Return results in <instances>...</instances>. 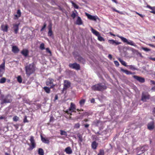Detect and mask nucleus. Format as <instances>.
Here are the masks:
<instances>
[{"label":"nucleus","mask_w":155,"mask_h":155,"mask_svg":"<svg viewBox=\"0 0 155 155\" xmlns=\"http://www.w3.org/2000/svg\"><path fill=\"white\" fill-rule=\"evenodd\" d=\"M91 31L96 36L99 35L100 34L97 31L93 29L92 28H91Z\"/></svg>","instance_id":"393cba45"},{"label":"nucleus","mask_w":155,"mask_h":155,"mask_svg":"<svg viewBox=\"0 0 155 155\" xmlns=\"http://www.w3.org/2000/svg\"><path fill=\"white\" fill-rule=\"evenodd\" d=\"M5 70V61L0 65V77L2 76Z\"/></svg>","instance_id":"1a4fd4ad"},{"label":"nucleus","mask_w":155,"mask_h":155,"mask_svg":"<svg viewBox=\"0 0 155 155\" xmlns=\"http://www.w3.org/2000/svg\"><path fill=\"white\" fill-rule=\"evenodd\" d=\"M108 57L109 59H111V58H112V56L111 54H109L108 55Z\"/></svg>","instance_id":"bf43d9fd"},{"label":"nucleus","mask_w":155,"mask_h":155,"mask_svg":"<svg viewBox=\"0 0 155 155\" xmlns=\"http://www.w3.org/2000/svg\"><path fill=\"white\" fill-rule=\"evenodd\" d=\"M65 151L67 154H71L72 153V151L70 147H68L65 150Z\"/></svg>","instance_id":"6ab92c4d"},{"label":"nucleus","mask_w":155,"mask_h":155,"mask_svg":"<svg viewBox=\"0 0 155 155\" xmlns=\"http://www.w3.org/2000/svg\"><path fill=\"white\" fill-rule=\"evenodd\" d=\"M148 45L151 47H154L155 48V46L153 45V44H148Z\"/></svg>","instance_id":"6e6d98bb"},{"label":"nucleus","mask_w":155,"mask_h":155,"mask_svg":"<svg viewBox=\"0 0 155 155\" xmlns=\"http://www.w3.org/2000/svg\"><path fill=\"white\" fill-rule=\"evenodd\" d=\"M54 80L51 78L48 79L46 82V84L48 86H51L53 84L54 82Z\"/></svg>","instance_id":"ddd939ff"},{"label":"nucleus","mask_w":155,"mask_h":155,"mask_svg":"<svg viewBox=\"0 0 155 155\" xmlns=\"http://www.w3.org/2000/svg\"><path fill=\"white\" fill-rule=\"evenodd\" d=\"M41 140L43 143L47 144H48L49 143V141L48 139L43 137L42 136H41Z\"/></svg>","instance_id":"b1692460"},{"label":"nucleus","mask_w":155,"mask_h":155,"mask_svg":"<svg viewBox=\"0 0 155 155\" xmlns=\"http://www.w3.org/2000/svg\"><path fill=\"white\" fill-rule=\"evenodd\" d=\"M45 91L47 93H49L50 92V88L48 87H44Z\"/></svg>","instance_id":"a878e982"},{"label":"nucleus","mask_w":155,"mask_h":155,"mask_svg":"<svg viewBox=\"0 0 155 155\" xmlns=\"http://www.w3.org/2000/svg\"><path fill=\"white\" fill-rule=\"evenodd\" d=\"M30 140L31 144V148L32 149H33L35 147V143L34 137L33 136H31L30 139Z\"/></svg>","instance_id":"f8f14e48"},{"label":"nucleus","mask_w":155,"mask_h":155,"mask_svg":"<svg viewBox=\"0 0 155 155\" xmlns=\"http://www.w3.org/2000/svg\"><path fill=\"white\" fill-rule=\"evenodd\" d=\"M24 123L27 122H28L27 119V117L26 116L25 117V118L24 120Z\"/></svg>","instance_id":"603ef678"},{"label":"nucleus","mask_w":155,"mask_h":155,"mask_svg":"<svg viewBox=\"0 0 155 155\" xmlns=\"http://www.w3.org/2000/svg\"><path fill=\"white\" fill-rule=\"evenodd\" d=\"M53 119H54V118L53 117H50V121L51 122L52 121H53Z\"/></svg>","instance_id":"69168bd1"},{"label":"nucleus","mask_w":155,"mask_h":155,"mask_svg":"<svg viewBox=\"0 0 155 155\" xmlns=\"http://www.w3.org/2000/svg\"><path fill=\"white\" fill-rule=\"evenodd\" d=\"M149 98V95L148 93L146 92H143L142 93L141 98L142 101H146Z\"/></svg>","instance_id":"6e6552de"},{"label":"nucleus","mask_w":155,"mask_h":155,"mask_svg":"<svg viewBox=\"0 0 155 155\" xmlns=\"http://www.w3.org/2000/svg\"><path fill=\"white\" fill-rule=\"evenodd\" d=\"M46 24H45L43 26L42 28L41 29V31H42L46 27Z\"/></svg>","instance_id":"09e8293b"},{"label":"nucleus","mask_w":155,"mask_h":155,"mask_svg":"<svg viewBox=\"0 0 155 155\" xmlns=\"http://www.w3.org/2000/svg\"><path fill=\"white\" fill-rule=\"evenodd\" d=\"M17 14L18 15V17H20V16L21 15V12L20 10H18Z\"/></svg>","instance_id":"c03bdc74"},{"label":"nucleus","mask_w":155,"mask_h":155,"mask_svg":"<svg viewBox=\"0 0 155 155\" xmlns=\"http://www.w3.org/2000/svg\"><path fill=\"white\" fill-rule=\"evenodd\" d=\"M76 15H77L74 12H73L72 13L71 15V16L74 19Z\"/></svg>","instance_id":"ea45409f"},{"label":"nucleus","mask_w":155,"mask_h":155,"mask_svg":"<svg viewBox=\"0 0 155 155\" xmlns=\"http://www.w3.org/2000/svg\"><path fill=\"white\" fill-rule=\"evenodd\" d=\"M79 60L82 62H83V63H84L85 62V60L84 59L82 58L81 57H80L79 58Z\"/></svg>","instance_id":"a18cd8bd"},{"label":"nucleus","mask_w":155,"mask_h":155,"mask_svg":"<svg viewBox=\"0 0 155 155\" xmlns=\"http://www.w3.org/2000/svg\"><path fill=\"white\" fill-rule=\"evenodd\" d=\"M117 36L120 38L121 40L124 42L130 45L131 46H133L134 47L137 46V45L133 41L130 40H128L127 38L124 37L120 36L119 35H117Z\"/></svg>","instance_id":"7ed1b4c3"},{"label":"nucleus","mask_w":155,"mask_h":155,"mask_svg":"<svg viewBox=\"0 0 155 155\" xmlns=\"http://www.w3.org/2000/svg\"><path fill=\"white\" fill-rule=\"evenodd\" d=\"M104 152L103 150H100L99 153L97 155H104Z\"/></svg>","instance_id":"c9c22d12"},{"label":"nucleus","mask_w":155,"mask_h":155,"mask_svg":"<svg viewBox=\"0 0 155 155\" xmlns=\"http://www.w3.org/2000/svg\"><path fill=\"white\" fill-rule=\"evenodd\" d=\"M149 58L150 59L152 60L153 61H155V58H152V57H150Z\"/></svg>","instance_id":"052dcab7"},{"label":"nucleus","mask_w":155,"mask_h":155,"mask_svg":"<svg viewBox=\"0 0 155 155\" xmlns=\"http://www.w3.org/2000/svg\"><path fill=\"white\" fill-rule=\"evenodd\" d=\"M12 51L13 52L15 53H17L19 51L18 48L16 46H13L12 47Z\"/></svg>","instance_id":"a211bd4d"},{"label":"nucleus","mask_w":155,"mask_h":155,"mask_svg":"<svg viewBox=\"0 0 155 155\" xmlns=\"http://www.w3.org/2000/svg\"><path fill=\"white\" fill-rule=\"evenodd\" d=\"M76 110V107L75 104L72 102L71 103L70 106L69 107L68 110H66V112L68 114H70L71 115V113L72 112H75V110Z\"/></svg>","instance_id":"39448f33"},{"label":"nucleus","mask_w":155,"mask_h":155,"mask_svg":"<svg viewBox=\"0 0 155 155\" xmlns=\"http://www.w3.org/2000/svg\"><path fill=\"white\" fill-rule=\"evenodd\" d=\"M21 53L25 56L26 57L28 55V51L27 49H24L21 51Z\"/></svg>","instance_id":"aec40b11"},{"label":"nucleus","mask_w":155,"mask_h":155,"mask_svg":"<svg viewBox=\"0 0 155 155\" xmlns=\"http://www.w3.org/2000/svg\"><path fill=\"white\" fill-rule=\"evenodd\" d=\"M6 80V79L5 78H2L0 79V83L2 84L4 83L5 82Z\"/></svg>","instance_id":"72a5a7b5"},{"label":"nucleus","mask_w":155,"mask_h":155,"mask_svg":"<svg viewBox=\"0 0 155 155\" xmlns=\"http://www.w3.org/2000/svg\"><path fill=\"white\" fill-rule=\"evenodd\" d=\"M46 50L47 52H48L50 53V54H51V51H50V50L48 48H46Z\"/></svg>","instance_id":"5fc2aeb1"},{"label":"nucleus","mask_w":155,"mask_h":155,"mask_svg":"<svg viewBox=\"0 0 155 155\" xmlns=\"http://www.w3.org/2000/svg\"><path fill=\"white\" fill-rule=\"evenodd\" d=\"M1 104H3L5 103H8L12 101L11 96L9 95H8L4 97L3 95H1Z\"/></svg>","instance_id":"20e7f679"},{"label":"nucleus","mask_w":155,"mask_h":155,"mask_svg":"<svg viewBox=\"0 0 155 155\" xmlns=\"http://www.w3.org/2000/svg\"><path fill=\"white\" fill-rule=\"evenodd\" d=\"M154 9H153V10H151V11L150 12L155 14V10H154Z\"/></svg>","instance_id":"864d4df0"},{"label":"nucleus","mask_w":155,"mask_h":155,"mask_svg":"<svg viewBox=\"0 0 155 155\" xmlns=\"http://www.w3.org/2000/svg\"><path fill=\"white\" fill-rule=\"evenodd\" d=\"M114 63L117 66H118L119 65V63L117 61H114Z\"/></svg>","instance_id":"3c124183"},{"label":"nucleus","mask_w":155,"mask_h":155,"mask_svg":"<svg viewBox=\"0 0 155 155\" xmlns=\"http://www.w3.org/2000/svg\"><path fill=\"white\" fill-rule=\"evenodd\" d=\"M118 60L122 65H124L125 66H127V65H126V63L125 61H124L122 59H121L120 58H119L118 59Z\"/></svg>","instance_id":"cd10ccee"},{"label":"nucleus","mask_w":155,"mask_h":155,"mask_svg":"<svg viewBox=\"0 0 155 155\" xmlns=\"http://www.w3.org/2000/svg\"><path fill=\"white\" fill-rule=\"evenodd\" d=\"M80 124L78 123H77L75 125H74V128H78L80 127Z\"/></svg>","instance_id":"37998d69"},{"label":"nucleus","mask_w":155,"mask_h":155,"mask_svg":"<svg viewBox=\"0 0 155 155\" xmlns=\"http://www.w3.org/2000/svg\"><path fill=\"white\" fill-rule=\"evenodd\" d=\"M19 24H15L13 25V28L15 34L18 33V26Z\"/></svg>","instance_id":"dca6fc26"},{"label":"nucleus","mask_w":155,"mask_h":155,"mask_svg":"<svg viewBox=\"0 0 155 155\" xmlns=\"http://www.w3.org/2000/svg\"><path fill=\"white\" fill-rule=\"evenodd\" d=\"M142 49L143 50H144L145 51H150V49H148L147 48H146L142 47Z\"/></svg>","instance_id":"a19ab883"},{"label":"nucleus","mask_w":155,"mask_h":155,"mask_svg":"<svg viewBox=\"0 0 155 155\" xmlns=\"http://www.w3.org/2000/svg\"><path fill=\"white\" fill-rule=\"evenodd\" d=\"M89 126V124H87L84 125V127L85 128H87Z\"/></svg>","instance_id":"680f3d73"},{"label":"nucleus","mask_w":155,"mask_h":155,"mask_svg":"<svg viewBox=\"0 0 155 155\" xmlns=\"http://www.w3.org/2000/svg\"><path fill=\"white\" fill-rule=\"evenodd\" d=\"M71 83L70 82L67 80H65L64 81L63 90L67 89L70 87Z\"/></svg>","instance_id":"9d476101"},{"label":"nucleus","mask_w":155,"mask_h":155,"mask_svg":"<svg viewBox=\"0 0 155 155\" xmlns=\"http://www.w3.org/2000/svg\"><path fill=\"white\" fill-rule=\"evenodd\" d=\"M69 66L70 68L77 70H79L80 69L79 64L76 63L70 64Z\"/></svg>","instance_id":"423d86ee"},{"label":"nucleus","mask_w":155,"mask_h":155,"mask_svg":"<svg viewBox=\"0 0 155 155\" xmlns=\"http://www.w3.org/2000/svg\"><path fill=\"white\" fill-rule=\"evenodd\" d=\"M17 81L19 83H21L22 81V79L21 76H19L17 77Z\"/></svg>","instance_id":"f704fd0d"},{"label":"nucleus","mask_w":155,"mask_h":155,"mask_svg":"<svg viewBox=\"0 0 155 155\" xmlns=\"http://www.w3.org/2000/svg\"><path fill=\"white\" fill-rule=\"evenodd\" d=\"M147 7L150 8L151 10H153V9H155V7H151L150 6L147 5Z\"/></svg>","instance_id":"79ce46f5"},{"label":"nucleus","mask_w":155,"mask_h":155,"mask_svg":"<svg viewBox=\"0 0 155 155\" xmlns=\"http://www.w3.org/2000/svg\"><path fill=\"white\" fill-rule=\"evenodd\" d=\"M150 83L151 84H155V81H150Z\"/></svg>","instance_id":"13d9d810"},{"label":"nucleus","mask_w":155,"mask_h":155,"mask_svg":"<svg viewBox=\"0 0 155 155\" xmlns=\"http://www.w3.org/2000/svg\"><path fill=\"white\" fill-rule=\"evenodd\" d=\"M58 96H57V95H56L55 96V98H54L55 100H57L58 99Z\"/></svg>","instance_id":"e2e57ef3"},{"label":"nucleus","mask_w":155,"mask_h":155,"mask_svg":"<svg viewBox=\"0 0 155 155\" xmlns=\"http://www.w3.org/2000/svg\"><path fill=\"white\" fill-rule=\"evenodd\" d=\"M113 2L116 3H117V2L116 1V0H111Z\"/></svg>","instance_id":"774afa93"},{"label":"nucleus","mask_w":155,"mask_h":155,"mask_svg":"<svg viewBox=\"0 0 155 155\" xmlns=\"http://www.w3.org/2000/svg\"><path fill=\"white\" fill-rule=\"evenodd\" d=\"M134 77L140 82L143 83L145 81V79L144 78L138 77L137 76H134Z\"/></svg>","instance_id":"4468645a"},{"label":"nucleus","mask_w":155,"mask_h":155,"mask_svg":"<svg viewBox=\"0 0 155 155\" xmlns=\"http://www.w3.org/2000/svg\"><path fill=\"white\" fill-rule=\"evenodd\" d=\"M108 42L110 44L115 45H117L121 44L120 42L117 41L113 40H108Z\"/></svg>","instance_id":"9b49d317"},{"label":"nucleus","mask_w":155,"mask_h":155,"mask_svg":"<svg viewBox=\"0 0 155 155\" xmlns=\"http://www.w3.org/2000/svg\"><path fill=\"white\" fill-rule=\"evenodd\" d=\"M1 28L2 31L7 32L8 31V26L7 25H3L1 26Z\"/></svg>","instance_id":"4be33fe9"},{"label":"nucleus","mask_w":155,"mask_h":155,"mask_svg":"<svg viewBox=\"0 0 155 155\" xmlns=\"http://www.w3.org/2000/svg\"><path fill=\"white\" fill-rule=\"evenodd\" d=\"M55 84H51V87H50V88H53L54 87V86H55Z\"/></svg>","instance_id":"4d7b16f0"},{"label":"nucleus","mask_w":155,"mask_h":155,"mask_svg":"<svg viewBox=\"0 0 155 155\" xmlns=\"http://www.w3.org/2000/svg\"><path fill=\"white\" fill-rule=\"evenodd\" d=\"M72 4L73 6L76 9L78 8H79L78 6V5H77L76 4H75V3H74V2H72Z\"/></svg>","instance_id":"58836bf2"},{"label":"nucleus","mask_w":155,"mask_h":155,"mask_svg":"<svg viewBox=\"0 0 155 155\" xmlns=\"http://www.w3.org/2000/svg\"><path fill=\"white\" fill-rule=\"evenodd\" d=\"M26 73L29 76L32 74L35 70V67L34 63L29 64L25 67Z\"/></svg>","instance_id":"f257e3e1"},{"label":"nucleus","mask_w":155,"mask_h":155,"mask_svg":"<svg viewBox=\"0 0 155 155\" xmlns=\"http://www.w3.org/2000/svg\"><path fill=\"white\" fill-rule=\"evenodd\" d=\"M13 119L14 121H17L18 120L19 117L16 116H15L13 117Z\"/></svg>","instance_id":"e433bc0d"},{"label":"nucleus","mask_w":155,"mask_h":155,"mask_svg":"<svg viewBox=\"0 0 155 155\" xmlns=\"http://www.w3.org/2000/svg\"><path fill=\"white\" fill-rule=\"evenodd\" d=\"M60 132V134L61 135H64L65 136H67V134L66 131L61 130Z\"/></svg>","instance_id":"2f4dec72"},{"label":"nucleus","mask_w":155,"mask_h":155,"mask_svg":"<svg viewBox=\"0 0 155 155\" xmlns=\"http://www.w3.org/2000/svg\"><path fill=\"white\" fill-rule=\"evenodd\" d=\"M135 13L137 15H139L140 17H141L142 18H143L144 17V15H143L141 14H140L138 13L137 12H135Z\"/></svg>","instance_id":"de8ad7c7"},{"label":"nucleus","mask_w":155,"mask_h":155,"mask_svg":"<svg viewBox=\"0 0 155 155\" xmlns=\"http://www.w3.org/2000/svg\"><path fill=\"white\" fill-rule=\"evenodd\" d=\"M127 66L129 67V68L130 69L132 70H136L137 68L135 67L134 66L132 65H127Z\"/></svg>","instance_id":"7c9ffc66"},{"label":"nucleus","mask_w":155,"mask_h":155,"mask_svg":"<svg viewBox=\"0 0 155 155\" xmlns=\"http://www.w3.org/2000/svg\"><path fill=\"white\" fill-rule=\"evenodd\" d=\"M38 153L40 155H43L44 154L43 150L41 148H39L38 149Z\"/></svg>","instance_id":"c85d7f7f"},{"label":"nucleus","mask_w":155,"mask_h":155,"mask_svg":"<svg viewBox=\"0 0 155 155\" xmlns=\"http://www.w3.org/2000/svg\"><path fill=\"white\" fill-rule=\"evenodd\" d=\"M106 88V86L103 83L97 84L92 87V89L94 91H102Z\"/></svg>","instance_id":"f03ea898"},{"label":"nucleus","mask_w":155,"mask_h":155,"mask_svg":"<svg viewBox=\"0 0 155 155\" xmlns=\"http://www.w3.org/2000/svg\"><path fill=\"white\" fill-rule=\"evenodd\" d=\"M5 117H3V116H1L0 117V119H1V120L2 119H5Z\"/></svg>","instance_id":"338daca9"},{"label":"nucleus","mask_w":155,"mask_h":155,"mask_svg":"<svg viewBox=\"0 0 155 155\" xmlns=\"http://www.w3.org/2000/svg\"><path fill=\"white\" fill-rule=\"evenodd\" d=\"M79 140L80 142H81L83 140L82 138V136L81 135H79L78 136Z\"/></svg>","instance_id":"49530a36"},{"label":"nucleus","mask_w":155,"mask_h":155,"mask_svg":"<svg viewBox=\"0 0 155 155\" xmlns=\"http://www.w3.org/2000/svg\"><path fill=\"white\" fill-rule=\"evenodd\" d=\"M91 147L93 149H96L98 146V143L95 141L93 142L91 144Z\"/></svg>","instance_id":"412c9836"},{"label":"nucleus","mask_w":155,"mask_h":155,"mask_svg":"<svg viewBox=\"0 0 155 155\" xmlns=\"http://www.w3.org/2000/svg\"><path fill=\"white\" fill-rule=\"evenodd\" d=\"M76 24L79 25H81L82 24V20L80 17H78L76 21Z\"/></svg>","instance_id":"5701e85b"},{"label":"nucleus","mask_w":155,"mask_h":155,"mask_svg":"<svg viewBox=\"0 0 155 155\" xmlns=\"http://www.w3.org/2000/svg\"><path fill=\"white\" fill-rule=\"evenodd\" d=\"M85 102V100L84 99H81L79 101V104L81 106H83Z\"/></svg>","instance_id":"c756f323"},{"label":"nucleus","mask_w":155,"mask_h":155,"mask_svg":"<svg viewBox=\"0 0 155 155\" xmlns=\"http://www.w3.org/2000/svg\"><path fill=\"white\" fill-rule=\"evenodd\" d=\"M99 121L98 120H97L94 122V123L95 124V125L97 126H98V124L99 123Z\"/></svg>","instance_id":"8fccbe9b"},{"label":"nucleus","mask_w":155,"mask_h":155,"mask_svg":"<svg viewBox=\"0 0 155 155\" xmlns=\"http://www.w3.org/2000/svg\"><path fill=\"white\" fill-rule=\"evenodd\" d=\"M85 15L87 16L88 18L91 20L96 21L97 19H99L98 18L96 15H91L87 13H85Z\"/></svg>","instance_id":"0eeeda50"},{"label":"nucleus","mask_w":155,"mask_h":155,"mask_svg":"<svg viewBox=\"0 0 155 155\" xmlns=\"http://www.w3.org/2000/svg\"><path fill=\"white\" fill-rule=\"evenodd\" d=\"M44 43H41V45H40V48L41 49V50H43V49H45V47H44Z\"/></svg>","instance_id":"4c0bfd02"},{"label":"nucleus","mask_w":155,"mask_h":155,"mask_svg":"<svg viewBox=\"0 0 155 155\" xmlns=\"http://www.w3.org/2000/svg\"><path fill=\"white\" fill-rule=\"evenodd\" d=\"M48 35L49 36L53 37V32L51 29V25H50L48 27Z\"/></svg>","instance_id":"f3484780"},{"label":"nucleus","mask_w":155,"mask_h":155,"mask_svg":"<svg viewBox=\"0 0 155 155\" xmlns=\"http://www.w3.org/2000/svg\"><path fill=\"white\" fill-rule=\"evenodd\" d=\"M131 51H132L133 52H134L136 51V50H135L133 48H131Z\"/></svg>","instance_id":"0e129e2a"},{"label":"nucleus","mask_w":155,"mask_h":155,"mask_svg":"<svg viewBox=\"0 0 155 155\" xmlns=\"http://www.w3.org/2000/svg\"><path fill=\"white\" fill-rule=\"evenodd\" d=\"M121 70L122 71L124 72L125 73V74H127L128 75V74H132V73L130 71L128 70H124L123 69H121Z\"/></svg>","instance_id":"bb28decb"},{"label":"nucleus","mask_w":155,"mask_h":155,"mask_svg":"<svg viewBox=\"0 0 155 155\" xmlns=\"http://www.w3.org/2000/svg\"><path fill=\"white\" fill-rule=\"evenodd\" d=\"M98 40L100 41H104V38L100 35V34L99 35L97 36Z\"/></svg>","instance_id":"473e14b6"},{"label":"nucleus","mask_w":155,"mask_h":155,"mask_svg":"<svg viewBox=\"0 0 155 155\" xmlns=\"http://www.w3.org/2000/svg\"><path fill=\"white\" fill-rule=\"evenodd\" d=\"M148 128L150 130H151L154 128V123L153 121L150 122L147 125Z\"/></svg>","instance_id":"2eb2a0df"}]
</instances>
